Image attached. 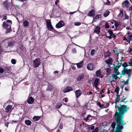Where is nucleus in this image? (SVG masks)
I'll return each mask as SVG.
<instances>
[{
  "label": "nucleus",
  "mask_w": 132,
  "mask_h": 132,
  "mask_svg": "<svg viewBox=\"0 0 132 132\" xmlns=\"http://www.w3.org/2000/svg\"><path fill=\"white\" fill-rule=\"evenodd\" d=\"M97 105H98L100 108H102V107H103V104H101L100 102H97Z\"/></svg>",
  "instance_id": "41"
},
{
  "label": "nucleus",
  "mask_w": 132,
  "mask_h": 132,
  "mask_svg": "<svg viewBox=\"0 0 132 132\" xmlns=\"http://www.w3.org/2000/svg\"><path fill=\"white\" fill-rule=\"evenodd\" d=\"M100 27L98 26H95L94 29V33H96L98 34L100 32Z\"/></svg>",
  "instance_id": "9"
},
{
  "label": "nucleus",
  "mask_w": 132,
  "mask_h": 132,
  "mask_svg": "<svg viewBox=\"0 0 132 132\" xmlns=\"http://www.w3.org/2000/svg\"><path fill=\"white\" fill-rule=\"evenodd\" d=\"M73 89L70 86H68L64 88L63 90V92L64 93H65L67 92H69L73 90Z\"/></svg>",
  "instance_id": "7"
},
{
  "label": "nucleus",
  "mask_w": 132,
  "mask_h": 132,
  "mask_svg": "<svg viewBox=\"0 0 132 132\" xmlns=\"http://www.w3.org/2000/svg\"><path fill=\"white\" fill-rule=\"evenodd\" d=\"M95 50L94 49H92L90 51V55L92 56L94 55L95 53Z\"/></svg>",
  "instance_id": "37"
},
{
  "label": "nucleus",
  "mask_w": 132,
  "mask_h": 132,
  "mask_svg": "<svg viewBox=\"0 0 132 132\" xmlns=\"http://www.w3.org/2000/svg\"><path fill=\"white\" fill-rule=\"evenodd\" d=\"M119 89V87H117L115 89L114 92H116L117 94H118Z\"/></svg>",
  "instance_id": "35"
},
{
  "label": "nucleus",
  "mask_w": 132,
  "mask_h": 132,
  "mask_svg": "<svg viewBox=\"0 0 132 132\" xmlns=\"http://www.w3.org/2000/svg\"><path fill=\"white\" fill-rule=\"evenodd\" d=\"M75 96L77 98H78L82 94V92L80 89L76 90L75 92Z\"/></svg>",
  "instance_id": "12"
},
{
  "label": "nucleus",
  "mask_w": 132,
  "mask_h": 132,
  "mask_svg": "<svg viewBox=\"0 0 132 132\" xmlns=\"http://www.w3.org/2000/svg\"><path fill=\"white\" fill-rule=\"evenodd\" d=\"M83 61H81L79 63L76 64L77 67L78 68H82L83 66Z\"/></svg>",
  "instance_id": "22"
},
{
  "label": "nucleus",
  "mask_w": 132,
  "mask_h": 132,
  "mask_svg": "<svg viewBox=\"0 0 132 132\" xmlns=\"http://www.w3.org/2000/svg\"><path fill=\"white\" fill-rule=\"evenodd\" d=\"M105 28L108 29L109 28V25L108 23H106L105 24Z\"/></svg>",
  "instance_id": "46"
},
{
  "label": "nucleus",
  "mask_w": 132,
  "mask_h": 132,
  "mask_svg": "<svg viewBox=\"0 0 132 132\" xmlns=\"http://www.w3.org/2000/svg\"><path fill=\"white\" fill-rule=\"evenodd\" d=\"M41 118V116H34L33 118V119L34 121H37L40 119Z\"/></svg>",
  "instance_id": "25"
},
{
  "label": "nucleus",
  "mask_w": 132,
  "mask_h": 132,
  "mask_svg": "<svg viewBox=\"0 0 132 132\" xmlns=\"http://www.w3.org/2000/svg\"><path fill=\"white\" fill-rule=\"evenodd\" d=\"M96 75L97 77H100L101 74V70H97L96 72Z\"/></svg>",
  "instance_id": "30"
},
{
  "label": "nucleus",
  "mask_w": 132,
  "mask_h": 132,
  "mask_svg": "<svg viewBox=\"0 0 132 132\" xmlns=\"http://www.w3.org/2000/svg\"><path fill=\"white\" fill-rule=\"evenodd\" d=\"M129 79H127L126 80V81H124V84L125 85H126V84H129Z\"/></svg>",
  "instance_id": "50"
},
{
  "label": "nucleus",
  "mask_w": 132,
  "mask_h": 132,
  "mask_svg": "<svg viewBox=\"0 0 132 132\" xmlns=\"http://www.w3.org/2000/svg\"><path fill=\"white\" fill-rule=\"evenodd\" d=\"M120 106H117V109L114 117H115V121L117 125L124 126L126 124V122H124L123 120L124 118V114L127 113L129 109V107H127V105L120 104Z\"/></svg>",
  "instance_id": "1"
},
{
  "label": "nucleus",
  "mask_w": 132,
  "mask_h": 132,
  "mask_svg": "<svg viewBox=\"0 0 132 132\" xmlns=\"http://www.w3.org/2000/svg\"><path fill=\"white\" fill-rule=\"evenodd\" d=\"M128 63L130 65V66H132V59H131L129 62H128Z\"/></svg>",
  "instance_id": "53"
},
{
  "label": "nucleus",
  "mask_w": 132,
  "mask_h": 132,
  "mask_svg": "<svg viewBox=\"0 0 132 132\" xmlns=\"http://www.w3.org/2000/svg\"><path fill=\"white\" fill-rule=\"evenodd\" d=\"M95 10L93 9L92 10L88 13L87 14L88 16L93 17L95 15Z\"/></svg>",
  "instance_id": "15"
},
{
  "label": "nucleus",
  "mask_w": 132,
  "mask_h": 132,
  "mask_svg": "<svg viewBox=\"0 0 132 132\" xmlns=\"http://www.w3.org/2000/svg\"><path fill=\"white\" fill-rule=\"evenodd\" d=\"M29 23L28 21L25 20L23 22V25L25 27H28L29 24Z\"/></svg>",
  "instance_id": "28"
},
{
  "label": "nucleus",
  "mask_w": 132,
  "mask_h": 132,
  "mask_svg": "<svg viewBox=\"0 0 132 132\" xmlns=\"http://www.w3.org/2000/svg\"><path fill=\"white\" fill-rule=\"evenodd\" d=\"M95 126H92L90 128V129L91 130H93L94 129Z\"/></svg>",
  "instance_id": "62"
},
{
  "label": "nucleus",
  "mask_w": 132,
  "mask_h": 132,
  "mask_svg": "<svg viewBox=\"0 0 132 132\" xmlns=\"http://www.w3.org/2000/svg\"><path fill=\"white\" fill-rule=\"evenodd\" d=\"M110 52L109 51H108L107 52L104 53V55L105 57H108L110 56L111 55Z\"/></svg>",
  "instance_id": "26"
},
{
  "label": "nucleus",
  "mask_w": 132,
  "mask_h": 132,
  "mask_svg": "<svg viewBox=\"0 0 132 132\" xmlns=\"http://www.w3.org/2000/svg\"><path fill=\"white\" fill-rule=\"evenodd\" d=\"M9 124V123L8 122H6L5 124V125L6 126L8 127Z\"/></svg>",
  "instance_id": "63"
},
{
  "label": "nucleus",
  "mask_w": 132,
  "mask_h": 132,
  "mask_svg": "<svg viewBox=\"0 0 132 132\" xmlns=\"http://www.w3.org/2000/svg\"><path fill=\"white\" fill-rule=\"evenodd\" d=\"M5 70L7 71H9L10 70V68L8 67H6L5 68Z\"/></svg>",
  "instance_id": "58"
},
{
  "label": "nucleus",
  "mask_w": 132,
  "mask_h": 132,
  "mask_svg": "<svg viewBox=\"0 0 132 132\" xmlns=\"http://www.w3.org/2000/svg\"><path fill=\"white\" fill-rule=\"evenodd\" d=\"M48 29L50 31L51 30L53 29V27L52 26V25L47 27Z\"/></svg>",
  "instance_id": "45"
},
{
  "label": "nucleus",
  "mask_w": 132,
  "mask_h": 132,
  "mask_svg": "<svg viewBox=\"0 0 132 132\" xmlns=\"http://www.w3.org/2000/svg\"><path fill=\"white\" fill-rule=\"evenodd\" d=\"M50 21H46V26L47 28L52 25L50 20Z\"/></svg>",
  "instance_id": "33"
},
{
  "label": "nucleus",
  "mask_w": 132,
  "mask_h": 132,
  "mask_svg": "<svg viewBox=\"0 0 132 132\" xmlns=\"http://www.w3.org/2000/svg\"><path fill=\"white\" fill-rule=\"evenodd\" d=\"M81 24V23L79 22H75L74 23L75 25L76 26H79Z\"/></svg>",
  "instance_id": "43"
},
{
  "label": "nucleus",
  "mask_w": 132,
  "mask_h": 132,
  "mask_svg": "<svg viewBox=\"0 0 132 132\" xmlns=\"http://www.w3.org/2000/svg\"><path fill=\"white\" fill-rule=\"evenodd\" d=\"M126 99V98H124V99H122V100H121L120 101L121 102H123L125 103H126V102H128V101H125Z\"/></svg>",
  "instance_id": "52"
},
{
  "label": "nucleus",
  "mask_w": 132,
  "mask_h": 132,
  "mask_svg": "<svg viewBox=\"0 0 132 132\" xmlns=\"http://www.w3.org/2000/svg\"><path fill=\"white\" fill-rule=\"evenodd\" d=\"M118 71H119L118 69V68H117L114 67V70L113 71V72L115 73L117 72Z\"/></svg>",
  "instance_id": "49"
},
{
  "label": "nucleus",
  "mask_w": 132,
  "mask_h": 132,
  "mask_svg": "<svg viewBox=\"0 0 132 132\" xmlns=\"http://www.w3.org/2000/svg\"><path fill=\"white\" fill-rule=\"evenodd\" d=\"M113 122L111 125V127L113 128L112 130L111 131H112L114 130V129L115 128V126L116 125V122Z\"/></svg>",
  "instance_id": "32"
},
{
  "label": "nucleus",
  "mask_w": 132,
  "mask_h": 132,
  "mask_svg": "<svg viewBox=\"0 0 132 132\" xmlns=\"http://www.w3.org/2000/svg\"><path fill=\"white\" fill-rule=\"evenodd\" d=\"M72 51L73 53H75L77 52V50L75 48H73L72 50Z\"/></svg>",
  "instance_id": "48"
},
{
  "label": "nucleus",
  "mask_w": 132,
  "mask_h": 132,
  "mask_svg": "<svg viewBox=\"0 0 132 132\" xmlns=\"http://www.w3.org/2000/svg\"><path fill=\"white\" fill-rule=\"evenodd\" d=\"M113 61V59L111 57H109L108 59L105 61L106 63L108 64L111 65L112 64Z\"/></svg>",
  "instance_id": "16"
},
{
  "label": "nucleus",
  "mask_w": 132,
  "mask_h": 132,
  "mask_svg": "<svg viewBox=\"0 0 132 132\" xmlns=\"http://www.w3.org/2000/svg\"><path fill=\"white\" fill-rule=\"evenodd\" d=\"M25 123L28 126H30L31 124V121L29 120H27L25 121Z\"/></svg>",
  "instance_id": "27"
},
{
  "label": "nucleus",
  "mask_w": 132,
  "mask_h": 132,
  "mask_svg": "<svg viewBox=\"0 0 132 132\" xmlns=\"http://www.w3.org/2000/svg\"><path fill=\"white\" fill-rule=\"evenodd\" d=\"M63 128V125L62 124H60V125L59 126V128L61 129H62Z\"/></svg>",
  "instance_id": "64"
},
{
  "label": "nucleus",
  "mask_w": 132,
  "mask_h": 132,
  "mask_svg": "<svg viewBox=\"0 0 132 132\" xmlns=\"http://www.w3.org/2000/svg\"><path fill=\"white\" fill-rule=\"evenodd\" d=\"M41 63L40 59L39 58H36L33 61V65L34 68H36L38 67Z\"/></svg>",
  "instance_id": "3"
},
{
  "label": "nucleus",
  "mask_w": 132,
  "mask_h": 132,
  "mask_svg": "<svg viewBox=\"0 0 132 132\" xmlns=\"http://www.w3.org/2000/svg\"><path fill=\"white\" fill-rule=\"evenodd\" d=\"M108 32L109 34L111 36L113 34L112 31L111 30L109 29L108 30Z\"/></svg>",
  "instance_id": "44"
},
{
  "label": "nucleus",
  "mask_w": 132,
  "mask_h": 132,
  "mask_svg": "<svg viewBox=\"0 0 132 132\" xmlns=\"http://www.w3.org/2000/svg\"><path fill=\"white\" fill-rule=\"evenodd\" d=\"M112 77L114 78L115 80H117L118 78L117 75L115 74H113L112 76Z\"/></svg>",
  "instance_id": "40"
},
{
  "label": "nucleus",
  "mask_w": 132,
  "mask_h": 132,
  "mask_svg": "<svg viewBox=\"0 0 132 132\" xmlns=\"http://www.w3.org/2000/svg\"><path fill=\"white\" fill-rule=\"evenodd\" d=\"M110 13V11H106L104 13L103 15L104 17H106L108 16Z\"/></svg>",
  "instance_id": "29"
},
{
  "label": "nucleus",
  "mask_w": 132,
  "mask_h": 132,
  "mask_svg": "<svg viewBox=\"0 0 132 132\" xmlns=\"http://www.w3.org/2000/svg\"><path fill=\"white\" fill-rule=\"evenodd\" d=\"M125 19H129L128 16L126 14H125Z\"/></svg>",
  "instance_id": "57"
},
{
  "label": "nucleus",
  "mask_w": 132,
  "mask_h": 132,
  "mask_svg": "<svg viewBox=\"0 0 132 132\" xmlns=\"http://www.w3.org/2000/svg\"><path fill=\"white\" fill-rule=\"evenodd\" d=\"M2 26L4 28L6 29L5 31L6 34L9 33L12 30L11 26L5 22H3Z\"/></svg>",
  "instance_id": "2"
},
{
  "label": "nucleus",
  "mask_w": 132,
  "mask_h": 132,
  "mask_svg": "<svg viewBox=\"0 0 132 132\" xmlns=\"http://www.w3.org/2000/svg\"><path fill=\"white\" fill-rule=\"evenodd\" d=\"M122 63H120V64L119 65H118L116 66L115 67L117 68L118 69H119L120 67L122 66Z\"/></svg>",
  "instance_id": "55"
},
{
  "label": "nucleus",
  "mask_w": 132,
  "mask_h": 132,
  "mask_svg": "<svg viewBox=\"0 0 132 132\" xmlns=\"http://www.w3.org/2000/svg\"><path fill=\"white\" fill-rule=\"evenodd\" d=\"M63 100L65 102H67L68 101V99L67 98H66L63 99Z\"/></svg>",
  "instance_id": "56"
},
{
  "label": "nucleus",
  "mask_w": 132,
  "mask_h": 132,
  "mask_svg": "<svg viewBox=\"0 0 132 132\" xmlns=\"http://www.w3.org/2000/svg\"><path fill=\"white\" fill-rule=\"evenodd\" d=\"M53 86L50 84H48V86L47 88V90L51 91L53 90Z\"/></svg>",
  "instance_id": "23"
},
{
  "label": "nucleus",
  "mask_w": 132,
  "mask_h": 132,
  "mask_svg": "<svg viewBox=\"0 0 132 132\" xmlns=\"http://www.w3.org/2000/svg\"><path fill=\"white\" fill-rule=\"evenodd\" d=\"M84 75L83 74H81L79 75L77 78V80L78 81H80L83 79L84 77Z\"/></svg>",
  "instance_id": "21"
},
{
  "label": "nucleus",
  "mask_w": 132,
  "mask_h": 132,
  "mask_svg": "<svg viewBox=\"0 0 132 132\" xmlns=\"http://www.w3.org/2000/svg\"><path fill=\"white\" fill-rule=\"evenodd\" d=\"M123 39V40H126V41H127V42H128V39H127L126 38V37L125 36H124V37Z\"/></svg>",
  "instance_id": "60"
},
{
  "label": "nucleus",
  "mask_w": 132,
  "mask_h": 132,
  "mask_svg": "<svg viewBox=\"0 0 132 132\" xmlns=\"http://www.w3.org/2000/svg\"><path fill=\"white\" fill-rule=\"evenodd\" d=\"M65 25V23L62 20L60 21L56 25L55 27L57 28H60Z\"/></svg>",
  "instance_id": "6"
},
{
  "label": "nucleus",
  "mask_w": 132,
  "mask_h": 132,
  "mask_svg": "<svg viewBox=\"0 0 132 132\" xmlns=\"http://www.w3.org/2000/svg\"><path fill=\"white\" fill-rule=\"evenodd\" d=\"M123 128V126L117 124V127L116 128L115 130H113L111 131L110 132H122V129Z\"/></svg>",
  "instance_id": "4"
},
{
  "label": "nucleus",
  "mask_w": 132,
  "mask_h": 132,
  "mask_svg": "<svg viewBox=\"0 0 132 132\" xmlns=\"http://www.w3.org/2000/svg\"><path fill=\"white\" fill-rule=\"evenodd\" d=\"M7 18V17L6 16H4L3 17V19L4 20H6Z\"/></svg>",
  "instance_id": "59"
},
{
  "label": "nucleus",
  "mask_w": 132,
  "mask_h": 132,
  "mask_svg": "<svg viewBox=\"0 0 132 132\" xmlns=\"http://www.w3.org/2000/svg\"><path fill=\"white\" fill-rule=\"evenodd\" d=\"M92 116L90 115H88L86 118H84V120L86 122H87L88 121H90L92 119Z\"/></svg>",
  "instance_id": "19"
},
{
  "label": "nucleus",
  "mask_w": 132,
  "mask_h": 132,
  "mask_svg": "<svg viewBox=\"0 0 132 132\" xmlns=\"http://www.w3.org/2000/svg\"><path fill=\"white\" fill-rule=\"evenodd\" d=\"M132 37V35H130L128 36L127 38L128 39V40L129 43H130V40H131Z\"/></svg>",
  "instance_id": "36"
},
{
  "label": "nucleus",
  "mask_w": 132,
  "mask_h": 132,
  "mask_svg": "<svg viewBox=\"0 0 132 132\" xmlns=\"http://www.w3.org/2000/svg\"><path fill=\"white\" fill-rule=\"evenodd\" d=\"M123 12L122 11H120V13L118 15L119 17L121 18L123 17Z\"/></svg>",
  "instance_id": "34"
},
{
  "label": "nucleus",
  "mask_w": 132,
  "mask_h": 132,
  "mask_svg": "<svg viewBox=\"0 0 132 132\" xmlns=\"http://www.w3.org/2000/svg\"><path fill=\"white\" fill-rule=\"evenodd\" d=\"M111 36L114 39H116V35L113 34L111 35Z\"/></svg>",
  "instance_id": "61"
},
{
  "label": "nucleus",
  "mask_w": 132,
  "mask_h": 132,
  "mask_svg": "<svg viewBox=\"0 0 132 132\" xmlns=\"http://www.w3.org/2000/svg\"><path fill=\"white\" fill-rule=\"evenodd\" d=\"M3 4L5 7L7 9H9V8L10 6L11 5V3L10 2H9L8 1H4L3 2Z\"/></svg>",
  "instance_id": "13"
},
{
  "label": "nucleus",
  "mask_w": 132,
  "mask_h": 132,
  "mask_svg": "<svg viewBox=\"0 0 132 132\" xmlns=\"http://www.w3.org/2000/svg\"><path fill=\"white\" fill-rule=\"evenodd\" d=\"M13 109L12 106L10 105H8L5 109V112L7 113L10 112Z\"/></svg>",
  "instance_id": "10"
},
{
  "label": "nucleus",
  "mask_w": 132,
  "mask_h": 132,
  "mask_svg": "<svg viewBox=\"0 0 132 132\" xmlns=\"http://www.w3.org/2000/svg\"><path fill=\"white\" fill-rule=\"evenodd\" d=\"M14 43L12 41L8 42V46H12L13 45Z\"/></svg>",
  "instance_id": "39"
},
{
  "label": "nucleus",
  "mask_w": 132,
  "mask_h": 132,
  "mask_svg": "<svg viewBox=\"0 0 132 132\" xmlns=\"http://www.w3.org/2000/svg\"><path fill=\"white\" fill-rule=\"evenodd\" d=\"M105 70L108 74H109L110 73L111 70L110 68H107Z\"/></svg>",
  "instance_id": "42"
},
{
  "label": "nucleus",
  "mask_w": 132,
  "mask_h": 132,
  "mask_svg": "<svg viewBox=\"0 0 132 132\" xmlns=\"http://www.w3.org/2000/svg\"><path fill=\"white\" fill-rule=\"evenodd\" d=\"M6 22L8 23H10L11 24H12V21L10 20H6Z\"/></svg>",
  "instance_id": "54"
},
{
  "label": "nucleus",
  "mask_w": 132,
  "mask_h": 132,
  "mask_svg": "<svg viewBox=\"0 0 132 132\" xmlns=\"http://www.w3.org/2000/svg\"><path fill=\"white\" fill-rule=\"evenodd\" d=\"M99 82V79L97 78H96L94 81V85L96 88L97 87Z\"/></svg>",
  "instance_id": "18"
},
{
  "label": "nucleus",
  "mask_w": 132,
  "mask_h": 132,
  "mask_svg": "<svg viewBox=\"0 0 132 132\" xmlns=\"http://www.w3.org/2000/svg\"><path fill=\"white\" fill-rule=\"evenodd\" d=\"M4 70L3 68H0V73H2L4 72Z\"/></svg>",
  "instance_id": "51"
},
{
  "label": "nucleus",
  "mask_w": 132,
  "mask_h": 132,
  "mask_svg": "<svg viewBox=\"0 0 132 132\" xmlns=\"http://www.w3.org/2000/svg\"><path fill=\"white\" fill-rule=\"evenodd\" d=\"M34 101L35 99L32 97L30 96L28 97L27 100V102L29 104H31L34 103Z\"/></svg>",
  "instance_id": "11"
},
{
  "label": "nucleus",
  "mask_w": 132,
  "mask_h": 132,
  "mask_svg": "<svg viewBox=\"0 0 132 132\" xmlns=\"http://www.w3.org/2000/svg\"><path fill=\"white\" fill-rule=\"evenodd\" d=\"M101 15L100 14H98L96 15V16L93 18V21L94 22L95 21L96 19H98L100 18H101Z\"/></svg>",
  "instance_id": "24"
},
{
  "label": "nucleus",
  "mask_w": 132,
  "mask_h": 132,
  "mask_svg": "<svg viewBox=\"0 0 132 132\" xmlns=\"http://www.w3.org/2000/svg\"><path fill=\"white\" fill-rule=\"evenodd\" d=\"M11 62L13 64H15L16 63V61L14 59H12L11 60Z\"/></svg>",
  "instance_id": "47"
},
{
  "label": "nucleus",
  "mask_w": 132,
  "mask_h": 132,
  "mask_svg": "<svg viewBox=\"0 0 132 132\" xmlns=\"http://www.w3.org/2000/svg\"><path fill=\"white\" fill-rule=\"evenodd\" d=\"M87 68L88 70H92L94 69L93 65L90 63L88 64L87 66Z\"/></svg>",
  "instance_id": "17"
},
{
  "label": "nucleus",
  "mask_w": 132,
  "mask_h": 132,
  "mask_svg": "<svg viewBox=\"0 0 132 132\" xmlns=\"http://www.w3.org/2000/svg\"><path fill=\"white\" fill-rule=\"evenodd\" d=\"M120 95L119 94H117L116 95V99L115 101L114 102V103H115L116 104V105L115 106V108L117 109V103L119 102V101H120Z\"/></svg>",
  "instance_id": "14"
},
{
  "label": "nucleus",
  "mask_w": 132,
  "mask_h": 132,
  "mask_svg": "<svg viewBox=\"0 0 132 132\" xmlns=\"http://www.w3.org/2000/svg\"><path fill=\"white\" fill-rule=\"evenodd\" d=\"M62 105V104L61 103H57L56 105V107L57 109H59Z\"/></svg>",
  "instance_id": "31"
},
{
  "label": "nucleus",
  "mask_w": 132,
  "mask_h": 132,
  "mask_svg": "<svg viewBox=\"0 0 132 132\" xmlns=\"http://www.w3.org/2000/svg\"><path fill=\"white\" fill-rule=\"evenodd\" d=\"M131 69H129L127 70L123 71L121 72V74L122 75H124L126 73L128 75V79H129L131 74Z\"/></svg>",
  "instance_id": "5"
},
{
  "label": "nucleus",
  "mask_w": 132,
  "mask_h": 132,
  "mask_svg": "<svg viewBox=\"0 0 132 132\" xmlns=\"http://www.w3.org/2000/svg\"><path fill=\"white\" fill-rule=\"evenodd\" d=\"M129 66L130 65H128L126 62H124L123 64H122V66L123 67V69L121 71V72L129 70V69L126 68L127 67Z\"/></svg>",
  "instance_id": "8"
},
{
  "label": "nucleus",
  "mask_w": 132,
  "mask_h": 132,
  "mask_svg": "<svg viewBox=\"0 0 132 132\" xmlns=\"http://www.w3.org/2000/svg\"><path fill=\"white\" fill-rule=\"evenodd\" d=\"M129 2L128 0L125 1L122 4V5L125 7H127L129 5Z\"/></svg>",
  "instance_id": "20"
},
{
  "label": "nucleus",
  "mask_w": 132,
  "mask_h": 132,
  "mask_svg": "<svg viewBox=\"0 0 132 132\" xmlns=\"http://www.w3.org/2000/svg\"><path fill=\"white\" fill-rule=\"evenodd\" d=\"M114 21V25L115 26L116 28H117L119 25V23L117 21Z\"/></svg>",
  "instance_id": "38"
}]
</instances>
